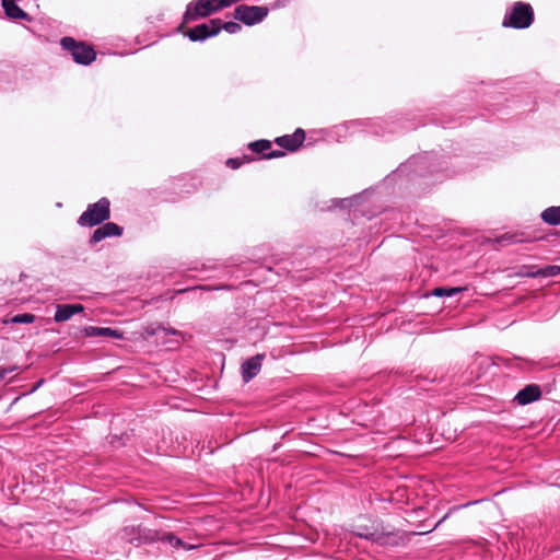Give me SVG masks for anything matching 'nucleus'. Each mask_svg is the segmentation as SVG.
Here are the masks:
<instances>
[{
	"label": "nucleus",
	"mask_w": 560,
	"mask_h": 560,
	"mask_svg": "<svg viewBox=\"0 0 560 560\" xmlns=\"http://www.w3.org/2000/svg\"><path fill=\"white\" fill-rule=\"evenodd\" d=\"M283 155V152L282 151H272L270 153H266L265 156L267 159H272V158H279V156H282Z\"/></svg>",
	"instance_id": "nucleus-25"
},
{
	"label": "nucleus",
	"mask_w": 560,
	"mask_h": 560,
	"mask_svg": "<svg viewBox=\"0 0 560 560\" xmlns=\"http://www.w3.org/2000/svg\"><path fill=\"white\" fill-rule=\"evenodd\" d=\"M83 331L86 337L105 336V337H112V338H117V339L122 338V334L120 331L108 328V327L88 326L84 328Z\"/></svg>",
	"instance_id": "nucleus-11"
},
{
	"label": "nucleus",
	"mask_w": 560,
	"mask_h": 560,
	"mask_svg": "<svg viewBox=\"0 0 560 560\" xmlns=\"http://www.w3.org/2000/svg\"><path fill=\"white\" fill-rule=\"evenodd\" d=\"M560 275V266H547L535 272L528 273L529 277H555Z\"/></svg>",
	"instance_id": "nucleus-14"
},
{
	"label": "nucleus",
	"mask_w": 560,
	"mask_h": 560,
	"mask_svg": "<svg viewBox=\"0 0 560 560\" xmlns=\"http://www.w3.org/2000/svg\"><path fill=\"white\" fill-rule=\"evenodd\" d=\"M271 147V143L268 140H259L252 142L249 144V148L257 153H264L265 151L269 150Z\"/></svg>",
	"instance_id": "nucleus-17"
},
{
	"label": "nucleus",
	"mask_w": 560,
	"mask_h": 560,
	"mask_svg": "<svg viewBox=\"0 0 560 560\" xmlns=\"http://www.w3.org/2000/svg\"><path fill=\"white\" fill-rule=\"evenodd\" d=\"M222 28L230 34H236L241 31V25L236 22H221V30Z\"/></svg>",
	"instance_id": "nucleus-19"
},
{
	"label": "nucleus",
	"mask_w": 560,
	"mask_h": 560,
	"mask_svg": "<svg viewBox=\"0 0 560 560\" xmlns=\"http://www.w3.org/2000/svg\"><path fill=\"white\" fill-rule=\"evenodd\" d=\"M106 236L102 230V228H98L94 231L92 237H91V242L92 243H98L101 242L102 240H104Z\"/></svg>",
	"instance_id": "nucleus-21"
},
{
	"label": "nucleus",
	"mask_w": 560,
	"mask_h": 560,
	"mask_svg": "<svg viewBox=\"0 0 560 560\" xmlns=\"http://www.w3.org/2000/svg\"><path fill=\"white\" fill-rule=\"evenodd\" d=\"M16 370V366H9V368H3V366H0V382L2 380H4V377L9 374V373H12Z\"/></svg>",
	"instance_id": "nucleus-23"
},
{
	"label": "nucleus",
	"mask_w": 560,
	"mask_h": 560,
	"mask_svg": "<svg viewBox=\"0 0 560 560\" xmlns=\"http://www.w3.org/2000/svg\"><path fill=\"white\" fill-rule=\"evenodd\" d=\"M221 31V20L213 19L208 23L199 24L194 28L188 30L185 35L192 42L205 40L209 37L215 36Z\"/></svg>",
	"instance_id": "nucleus-6"
},
{
	"label": "nucleus",
	"mask_w": 560,
	"mask_h": 560,
	"mask_svg": "<svg viewBox=\"0 0 560 560\" xmlns=\"http://www.w3.org/2000/svg\"><path fill=\"white\" fill-rule=\"evenodd\" d=\"M101 228L106 237L119 236L122 233V230L116 223H113V222H108V223L102 225Z\"/></svg>",
	"instance_id": "nucleus-15"
},
{
	"label": "nucleus",
	"mask_w": 560,
	"mask_h": 560,
	"mask_svg": "<svg viewBox=\"0 0 560 560\" xmlns=\"http://www.w3.org/2000/svg\"><path fill=\"white\" fill-rule=\"evenodd\" d=\"M240 0H217V5L219 7V11L229 8L232 4L238 2Z\"/></svg>",
	"instance_id": "nucleus-22"
},
{
	"label": "nucleus",
	"mask_w": 560,
	"mask_h": 560,
	"mask_svg": "<svg viewBox=\"0 0 560 560\" xmlns=\"http://www.w3.org/2000/svg\"><path fill=\"white\" fill-rule=\"evenodd\" d=\"M226 165L233 170L240 167L241 162L237 159H229L226 161Z\"/></svg>",
	"instance_id": "nucleus-24"
},
{
	"label": "nucleus",
	"mask_w": 560,
	"mask_h": 560,
	"mask_svg": "<svg viewBox=\"0 0 560 560\" xmlns=\"http://www.w3.org/2000/svg\"><path fill=\"white\" fill-rule=\"evenodd\" d=\"M305 139L304 130L296 129L293 135L277 138L276 142L290 151L298 150Z\"/></svg>",
	"instance_id": "nucleus-7"
},
{
	"label": "nucleus",
	"mask_w": 560,
	"mask_h": 560,
	"mask_svg": "<svg viewBox=\"0 0 560 560\" xmlns=\"http://www.w3.org/2000/svg\"><path fill=\"white\" fill-rule=\"evenodd\" d=\"M268 8L262 5H238L234 11V16L242 23L252 26L264 21L268 15Z\"/></svg>",
	"instance_id": "nucleus-5"
},
{
	"label": "nucleus",
	"mask_w": 560,
	"mask_h": 560,
	"mask_svg": "<svg viewBox=\"0 0 560 560\" xmlns=\"http://www.w3.org/2000/svg\"><path fill=\"white\" fill-rule=\"evenodd\" d=\"M541 390L538 385L530 384L525 386L523 389H521L516 396L515 400L518 402V405H527L533 401H536L540 398Z\"/></svg>",
	"instance_id": "nucleus-8"
},
{
	"label": "nucleus",
	"mask_w": 560,
	"mask_h": 560,
	"mask_svg": "<svg viewBox=\"0 0 560 560\" xmlns=\"http://www.w3.org/2000/svg\"><path fill=\"white\" fill-rule=\"evenodd\" d=\"M5 14L11 19H25L26 13L16 4L15 0H2Z\"/></svg>",
	"instance_id": "nucleus-12"
},
{
	"label": "nucleus",
	"mask_w": 560,
	"mask_h": 560,
	"mask_svg": "<svg viewBox=\"0 0 560 560\" xmlns=\"http://www.w3.org/2000/svg\"><path fill=\"white\" fill-rule=\"evenodd\" d=\"M162 539L166 540L172 546H175V547L183 546V547H185L183 541L180 539L176 538L173 535H168V534L164 535Z\"/></svg>",
	"instance_id": "nucleus-20"
},
{
	"label": "nucleus",
	"mask_w": 560,
	"mask_h": 560,
	"mask_svg": "<svg viewBox=\"0 0 560 560\" xmlns=\"http://www.w3.org/2000/svg\"><path fill=\"white\" fill-rule=\"evenodd\" d=\"M463 290V288H436L432 294L435 296H453Z\"/></svg>",
	"instance_id": "nucleus-16"
},
{
	"label": "nucleus",
	"mask_w": 560,
	"mask_h": 560,
	"mask_svg": "<svg viewBox=\"0 0 560 560\" xmlns=\"http://www.w3.org/2000/svg\"><path fill=\"white\" fill-rule=\"evenodd\" d=\"M61 46L63 49L71 52L74 61L78 63L89 65L95 59V51L91 46L77 43L71 37H63L61 39Z\"/></svg>",
	"instance_id": "nucleus-3"
},
{
	"label": "nucleus",
	"mask_w": 560,
	"mask_h": 560,
	"mask_svg": "<svg viewBox=\"0 0 560 560\" xmlns=\"http://www.w3.org/2000/svg\"><path fill=\"white\" fill-rule=\"evenodd\" d=\"M83 310L84 307L81 304H59L57 305L54 319L57 323L66 322L74 314L83 312Z\"/></svg>",
	"instance_id": "nucleus-10"
},
{
	"label": "nucleus",
	"mask_w": 560,
	"mask_h": 560,
	"mask_svg": "<svg viewBox=\"0 0 560 560\" xmlns=\"http://www.w3.org/2000/svg\"><path fill=\"white\" fill-rule=\"evenodd\" d=\"M533 19L534 12L532 7L524 2H516L505 15L503 25L514 28H526L532 24Z\"/></svg>",
	"instance_id": "nucleus-1"
},
{
	"label": "nucleus",
	"mask_w": 560,
	"mask_h": 560,
	"mask_svg": "<svg viewBox=\"0 0 560 560\" xmlns=\"http://www.w3.org/2000/svg\"><path fill=\"white\" fill-rule=\"evenodd\" d=\"M219 11L217 0H195L188 3L184 21L191 22Z\"/></svg>",
	"instance_id": "nucleus-4"
},
{
	"label": "nucleus",
	"mask_w": 560,
	"mask_h": 560,
	"mask_svg": "<svg viewBox=\"0 0 560 560\" xmlns=\"http://www.w3.org/2000/svg\"><path fill=\"white\" fill-rule=\"evenodd\" d=\"M541 219L544 222L550 225L560 224V206L559 207H549L541 213Z\"/></svg>",
	"instance_id": "nucleus-13"
},
{
	"label": "nucleus",
	"mask_w": 560,
	"mask_h": 560,
	"mask_svg": "<svg viewBox=\"0 0 560 560\" xmlns=\"http://www.w3.org/2000/svg\"><path fill=\"white\" fill-rule=\"evenodd\" d=\"M262 358L264 355L257 354L243 363L242 376L245 382H249L254 376L258 374L261 369Z\"/></svg>",
	"instance_id": "nucleus-9"
},
{
	"label": "nucleus",
	"mask_w": 560,
	"mask_h": 560,
	"mask_svg": "<svg viewBox=\"0 0 560 560\" xmlns=\"http://www.w3.org/2000/svg\"><path fill=\"white\" fill-rule=\"evenodd\" d=\"M109 218V201L106 198L90 205L80 215L78 224L81 226H94Z\"/></svg>",
	"instance_id": "nucleus-2"
},
{
	"label": "nucleus",
	"mask_w": 560,
	"mask_h": 560,
	"mask_svg": "<svg viewBox=\"0 0 560 560\" xmlns=\"http://www.w3.org/2000/svg\"><path fill=\"white\" fill-rule=\"evenodd\" d=\"M163 330H164L166 334H176V331H175V330H173V329H163Z\"/></svg>",
	"instance_id": "nucleus-26"
},
{
	"label": "nucleus",
	"mask_w": 560,
	"mask_h": 560,
	"mask_svg": "<svg viewBox=\"0 0 560 560\" xmlns=\"http://www.w3.org/2000/svg\"><path fill=\"white\" fill-rule=\"evenodd\" d=\"M34 319L35 316L33 314L24 313L15 315L14 317L11 318V322L16 324H30L33 323Z\"/></svg>",
	"instance_id": "nucleus-18"
}]
</instances>
